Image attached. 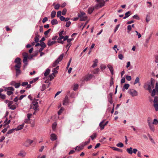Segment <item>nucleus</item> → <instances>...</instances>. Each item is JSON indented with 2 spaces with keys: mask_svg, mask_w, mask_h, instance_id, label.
Listing matches in <instances>:
<instances>
[{
  "mask_svg": "<svg viewBox=\"0 0 158 158\" xmlns=\"http://www.w3.org/2000/svg\"><path fill=\"white\" fill-rule=\"evenodd\" d=\"M127 152L130 154H132L133 153V149L131 147L127 149Z\"/></svg>",
  "mask_w": 158,
  "mask_h": 158,
  "instance_id": "18",
  "label": "nucleus"
},
{
  "mask_svg": "<svg viewBox=\"0 0 158 158\" xmlns=\"http://www.w3.org/2000/svg\"><path fill=\"white\" fill-rule=\"evenodd\" d=\"M51 23L52 25H56L58 23V22L56 19H53L51 21Z\"/></svg>",
  "mask_w": 158,
  "mask_h": 158,
  "instance_id": "16",
  "label": "nucleus"
},
{
  "mask_svg": "<svg viewBox=\"0 0 158 158\" xmlns=\"http://www.w3.org/2000/svg\"><path fill=\"white\" fill-rule=\"evenodd\" d=\"M147 83L148 87L147 89L148 90L149 92H151L152 91V89L154 87L155 81L152 78H151L150 81L148 82Z\"/></svg>",
  "mask_w": 158,
  "mask_h": 158,
  "instance_id": "1",
  "label": "nucleus"
},
{
  "mask_svg": "<svg viewBox=\"0 0 158 158\" xmlns=\"http://www.w3.org/2000/svg\"><path fill=\"white\" fill-rule=\"evenodd\" d=\"M112 149L118 152H122L123 151L121 149L115 147H112Z\"/></svg>",
  "mask_w": 158,
  "mask_h": 158,
  "instance_id": "24",
  "label": "nucleus"
},
{
  "mask_svg": "<svg viewBox=\"0 0 158 158\" xmlns=\"http://www.w3.org/2000/svg\"><path fill=\"white\" fill-rule=\"evenodd\" d=\"M154 106L156 111L158 110V103H155L154 105Z\"/></svg>",
  "mask_w": 158,
  "mask_h": 158,
  "instance_id": "46",
  "label": "nucleus"
},
{
  "mask_svg": "<svg viewBox=\"0 0 158 158\" xmlns=\"http://www.w3.org/2000/svg\"><path fill=\"white\" fill-rule=\"evenodd\" d=\"M78 87V85L77 84H75L74 85V87L73 88V90L74 91H76Z\"/></svg>",
  "mask_w": 158,
  "mask_h": 158,
  "instance_id": "40",
  "label": "nucleus"
},
{
  "mask_svg": "<svg viewBox=\"0 0 158 158\" xmlns=\"http://www.w3.org/2000/svg\"><path fill=\"white\" fill-rule=\"evenodd\" d=\"M24 124H22L21 125H20L18 126L17 127L15 128V131H18L20 130H21L23 129L24 127Z\"/></svg>",
  "mask_w": 158,
  "mask_h": 158,
  "instance_id": "10",
  "label": "nucleus"
},
{
  "mask_svg": "<svg viewBox=\"0 0 158 158\" xmlns=\"http://www.w3.org/2000/svg\"><path fill=\"white\" fill-rule=\"evenodd\" d=\"M107 67L109 69L110 71L111 74L112 75H113L114 74V69L113 67L110 64H108L107 65Z\"/></svg>",
  "mask_w": 158,
  "mask_h": 158,
  "instance_id": "8",
  "label": "nucleus"
},
{
  "mask_svg": "<svg viewBox=\"0 0 158 158\" xmlns=\"http://www.w3.org/2000/svg\"><path fill=\"white\" fill-rule=\"evenodd\" d=\"M26 154V153L23 151H21L18 154V156H21L22 157H24Z\"/></svg>",
  "mask_w": 158,
  "mask_h": 158,
  "instance_id": "7",
  "label": "nucleus"
},
{
  "mask_svg": "<svg viewBox=\"0 0 158 158\" xmlns=\"http://www.w3.org/2000/svg\"><path fill=\"white\" fill-rule=\"evenodd\" d=\"M51 29H48L47 31H45L44 32V34L45 35H47L48 34V33H49L50 31H51Z\"/></svg>",
  "mask_w": 158,
  "mask_h": 158,
  "instance_id": "60",
  "label": "nucleus"
},
{
  "mask_svg": "<svg viewBox=\"0 0 158 158\" xmlns=\"http://www.w3.org/2000/svg\"><path fill=\"white\" fill-rule=\"evenodd\" d=\"M90 140V139H89L88 141L82 143L81 144V145L82 147H84L86 145L88 144L89 143Z\"/></svg>",
  "mask_w": 158,
  "mask_h": 158,
  "instance_id": "21",
  "label": "nucleus"
},
{
  "mask_svg": "<svg viewBox=\"0 0 158 158\" xmlns=\"http://www.w3.org/2000/svg\"><path fill=\"white\" fill-rule=\"evenodd\" d=\"M59 18L61 21H64L65 19V18L62 16H60Z\"/></svg>",
  "mask_w": 158,
  "mask_h": 158,
  "instance_id": "62",
  "label": "nucleus"
},
{
  "mask_svg": "<svg viewBox=\"0 0 158 158\" xmlns=\"http://www.w3.org/2000/svg\"><path fill=\"white\" fill-rule=\"evenodd\" d=\"M51 139L53 141L56 140L57 139L56 136L54 134H52L51 135Z\"/></svg>",
  "mask_w": 158,
  "mask_h": 158,
  "instance_id": "13",
  "label": "nucleus"
},
{
  "mask_svg": "<svg viewBox=\"0 0 158 158\" xmlns=\"http://www.w3.org/2000/svg\"><path fill=\"white\" fill-rule=\"evenodd\" d=\"M118 57L120 60H123L124 58L123 56L121 54H120L118 55Z\"/></svg>",
  "mask_w": 158,
  "mask_h": 158,
  "instance_id": "55",
  "label": "nucleus"
},
{
  "mask_svg": "<svg viewBox=\"0 0 158 158\" xmlns=\"http://www.w3.org/2000/svg\"><path fill=\"white\" fill-rule=\"evenodd\" d=\"M153 125H156L158 123V120L156 118H155L153 120V123H152Z\"/></svg>",
  "mask_w": 158,
  "mask_h": 158,
  "instance_id": "38",
  "label": "nucleus"
},
{
  "mask_svg": "<svg viewBox=\"0 0 158 158\" xmlns=\"http://www.w3.org/2000/svg\"><path fill=\"white\" fill-rule=\"evenodd\" d=\"M40 46L41 47L44 48L46 47V45L44 42H42L40 43Z\"/></svg>",
  "mask_w": 158,
  "mask_h": 158,
  "instance_id": "36",
  "label": "nucleus"
},
{
  "mask_svg": "<svg viewBox=\"0 0 158 158\" xmlns=\"http://www.w3.org/2000/svg\"><path fill=\"white\" fill-rule=\"evenodd\" d=\"M50 70L49 69H48V68L47 69H46L45 73H44V75L45 77L47 76L49 74V73H50Z\"/></svg>",
  "mask_w": 158,
  "mask_h": 158,
  "instance_id": "17",
  "label": "nucleus"
},
{
  "mask_svg": "<svg viewBox=\"0 0 158 158\" xmlns=\"http://www.w3.org/2000/svg\"><path fill=\"white\" fill-rule=\"evenodd\" d=\"M13 93V91L7 90V94L8 95H10Z\"/></svg>",
  "mask_w": 158,
  "mask_h": 158,
  "instance_id": "56",
  "label": "nucleus"
},
{
  "mask_svg": "<svg viewBox=\"0 0 158 158\" xmlns=\"http://www.w3.org/2000/svg\"><path fill=\"white\" fill-rule=\"evenodd\" d=\"M48 20V19L47 17H44L42 20V23H44L46 21H47Z\"/></svg>",
  "mask_w": 158,
  "mask_h": 158,
  "instance_id": "57",
  "label": "nucleus"
},
{
  "mask_svg": "<svg viewBox=\"0 0 158 158\" xmlns=\"http://www.w3.org/2000/svg\"><path fill=\"white\" fill-rule=\"evenodd\" d=\"M32 115V114H28L27 115V120H28V121H29L30 120V118L31 116Z\"/></svg>",
  "mask_w": 158,
  "mask_h": 158,
  "instance_id": "58",
  "label": "nucleus"
},
{
  "mask_svg": "<svg viewBox=\"0 0 158 158\" xmlns=\"http://www.w3.org/2000/svg\"><path fill=\"white\" fill-rule=\"evenodd\" d=\"M13 103V102L12 101H10L9 102V103L8 104V107H10V106L12 105V104Z\"/></svg>",
  "mask_w": 158,
  "mask_h": 158,
  "instance_id": "59",
  "label": "nucleus"
},
{
  "mask_svg": "<svg viewBox=\"0 0 158 158\" xmlns=\"http://www.w3.org/2000/svg\"><path fill=\"white\" fill-rule=\"evenodd\" d=\"M153 102L154 104L155 103H158V99L157 97H155Z\"/></svg>",
  "mask_w": 158,
  "mask_h": 158,
  "instance_id": "61",
  "label": "nucleus"
},
{
  "mask_svg": "<svg viewBox=\"0 0 158 158\" xmlns=\"http://www.w3.org/2000/svg\"><path fill=\"white\" fill-rule=\"evenodd\" d=\"M150 129V130L153 131V132H154L155 131V126L154 125L152 124H149L148 125Z\"/></svg>",
  "mask_w": 158,
  "mask_h": 158,
  "instance_id": "12",
  "label": "nucleus"
},
{
  "mask_svg": "<svg viewBox=\"0 0 158 158\" xmlns=\"http://www.w3.org/2000/svg\"><path fill=\"white\" fill-rule=\"evenodd\" d=\"M126 78L128 81H130L131 80V77L130 76L127 75L126 76Z\"/></svg>",
  "mask_w": 158,
  "mask_h": 158,
  "instance_id": "44",
  "label": "nucleus"
},
{
  "mask_svg": "<svg viewBox=\"0 0 158 158\" xmlns=\"http://www.w3.org/2000/svg\"><path fill=\"white\" fill-rule=\"evenodd\" d=\"M155 89L156 91L158 92V83L156 82V84Z\"/></svg>",
  "mask_w": 158,
  "mask_h": 158,
  "instance_id": "64",
  "label": "nucleus"
},
{
  "mask_svg": "<svg viewBox=\"0 0 158 158\" xmlns=\"http://www.w3.org/2000/svg\"><path fill=\"white\" fill-rule=\"evenodd\" d=\"M137 83H139V85H140V82H139V79L138 77H136L135 79V81L134 82V84L135 85Z\"/></svg>",
  "mask_w": 158,
  "mask_h": 158,
  "instance_id": "25",
  "label": "nucleus"
},
{
  "mask_svg": "<svg viewBox=\"0 0 158 158\" xmlns=\"http://www.w3.org/2000/svg\"><path fill=\"white\" fill-rule=\"evenodd\" d=\"M15 130V129H12L10 130L7 131V134H11V133H13L14 132Z\"/></svg>",
  "mask_w": 158,
  "mask_h": 158,
  "instance_id": "37",
  "label": "nucleus"
},
{
  "mask_svg": "<svg viewBox=\"0 0 158 158\" xmlns=\"http://www.w3.org/2000/svg\"><path fill=\"white\" fill-rule=\"evenodd\" d=\"M116 146L118 147L122 148L123 147V144L122 143L120 142L117 143L116 144Z\"/></svg>",
  "mask_w": 158,
  "mask_h": 158,
  "instance_id": "39",
  "label": "nucleus"
},
{
  "mask_svg": "<svg viewBox=\"0 0 158 158\" xmlns=\"http://www.w3.org/2000/svg\"><path fill=\"white\" fill-rule=\"evenodd\" d=\"M71 60H72V58H71L69 60L68 63V64H67V67H66V69H68V68H69V67L70 65V63L71 62Z\"/></svg>",
  "mask_w": 158,
  "mask_h": 158,
  "instance_id": "51",
  "label": "nucleus"
},
{
  "mask_svg": "<svg viewBox=\"0 0 158 158\" xmlns=\"http://www.w3.org/2000/svg\"><path fill=\"white\" fill-rule=\"evenodd\" d=\"M64 110V109L63 108H61L60 109V110H59V111L58 112V115H60L61 114L62 112Z\"/></svg>",
  "mask_w": 158,
  "mask_h": 158,
  "instance_id": "41",
  "label": "nucleus"
},
{
  "mask_svg": "<svg viewBox=\"0 0 158 158\" xmlns=\"http://www.w3.org/2000/svg\"><path fill=\"white\" fill-rule=\"evenodd\" d=\"M39 35H36L34 38V41L36 43H37L39 41Z\"/></svg>",
  "mask_w": 158,
  "mask_h": 158,
  "instance_id": "33",
  "label": "nucleus"
},
{
  "mask_svg": "<svg viewBox=\"0 0 158 158\" xmlns=\"http://www.w3.org/2000/svg\"><path fill=\"white\" fill-rule=\"evenodd\" d=\"M38 99H35L32 101L31 104L34 106H38V102L37 101H38Z\"/></svg>",
  "mask_w": 158,
  "mask_h": 158,
  "instance_id": "14",
  "label": "nucleus"
},
{
  "mask_svg": "<svg viewBox=\"0 0 158 158\" xmlns=\"http://www.w3.org/2000/svg\"><path fill=\"white\" fill-rule=\"evenodd\" d=\"M9 108V109L12 110H15L16 108V106L15 105H12L10 107H8Z\"/></svg>",
  "mask_w": 158,
  "mask_h": 158,
  "instance_id": "32",
  "label": "nucleus"
},
{
  "mask_svg": "<svg viewBox=\"0 0 158 158\" xmlns=\"http://www.w3.org/2000/svg\"><path fill=\"white\" fill-rule=\"evenodd\" d=\"M27 58L26 57L23 58V61L24 64L23 65L24 68L26 67L28 64Z\"/></svg>",
  "mask_w": 158,
  "mask_h": 158,
  "instance_id": "9",
  "label": "nucleus"
},
{
  "mask_svg": "<svg viewBox=\"0 0 158 158\" xmlns=\"http://www.w3.org/2000/svg\"><path fill=\"white\" fill-rule=\"evenodd\" d=\"M113 78L111 77L110 81V86L114 84V81H113Z\"/></svg>",
  "mask_w": 158,
  "mask_h": 158,
  "instance_id": "54",
  "label": "nucleus"
},
{
  "mask_svg": "<svg viewBox=\"0 0 158 158\" xmlns=\"http://www.w3.org/2000/svg\"><path fill=\"white\" fill-rule=\"evenodd\" d=\"M129 87V84H125L124 86H123V87L122 89V90L123 91H124L125 90V89H128Z\"/></svg>",
  "mask_w": 158,
  "mask_h": 158,
  "instance_id": "20",
  "label": "nucleus"
},
{
  "mask_svg": "<svg viewBox=\"0 0 158 158\" xmlns=\"http://www.w3.org/2000/svg\"><path fill=\"white\" fill-rule=\"evenodd\" d=\"M94 10V8L93 7H90L88 8V13L89 14H91L93 12Z\"/></svg>",
  "mask_w": 158,
  "mask_h": 158,
  "instance_id": "23",
  "label": "nucleus"
},
{
  "mask_svg": "<svg viewBox=\"0 0 158 158\" xmlns=\"http://www.w3.org/2000/svg\"><path fill=\"white\" fill-rule=\"evenodd\" d=\"M47 88V85L45 84H43L42 85V88L41 89V90L42 91H44Z\"/></svg>",
  "mask_w": 158,
  "mask_h": 158,
  "instance_id": "31",
  "label": "nucleus"
},
{
  "mask_svg": "<svg viewBox=\"0 0 158 158\" xmlns=\"http://www.w3.org/2000/svg\"><path fill=\"white\" fill-rule=\"evenodd\" d=\"M61 11H58L57 12V17H59L60 16H61Z\"/></svg>",
  "mask_w": 158,
  "mask_h": 158,
  "instance_id": "47",
  "label": "nucleus"
},
{
  "mask_svg": "<svg viewBox=\"0 0 158 158\" xmlns=\"http://www.w3.org/2000/svg\"><path fill=\"white\" fill-rule=\"evenodd\" d=\"M152 118L150 117H148L147 118V122L148 123V125L149 124H151L152 123Z\"/></svg>",
  "mask_w": 158,
  "mask_h": 158,
  "instance_id": "30",
  "label": "nucleus"
},
{
  "mask_svg": "<svg viewBox=\"0 0 158 158\" xmlns=\"http://www.w3.org/2000/svg\"><path fill=\"white\" fill-rule=\"evenodd\" d=\"M56 12L54 10H53L51 12V17L52 18H54L55 17Z\"/></svg>",
  "mask_w": 158,
  "mask_h": 158,
  "instance_id": "26",
  "label": "nucleus"
},
{
  "mask_svg": "<svg viewBox=\"0 0 158 158\" xmlns=\"http://www.w3.org/2000/svg\"><path fill=\"white\" fill-rule=\"evenodd\" d=\"M77 16L80 18V20L81 21H85L87 18L85 13L83 11H81L80 13L78 14Z\"/></svg>",
  "mask_w": 158,
  "mask_h": 158,
  "instance_id": "2",
  "label": "nucleus"
},
{
  "mask_svg": "<svg viewBox=\"0 0 158 158\" xmlns=\"http://www.w3.org/2000/svg\"><path fill=\"white\" fill-rule=\"evenodd\" d=\"M67 9L65 8H64L63 9L62 11L61 12V13L63 15H65Z\"/></svg>",
  "mask_w": 158,
  "mask_h": 158,
  "instance_id": "42",
  "label": "nucleus"
},
{
  "mask_svg": "<svg viewBox=\"0 0 158 158\" xmlns=\"http://www.w3.org/2000/svg\"><path fill=\"white\" fill-rule=\"evenodd\" d=\"M56 42L55 41H51L50 40H49L48 43V46H50L55 44Z\"/></svg>",
  "mask_w": 158,
  "mask_h": 158,
  "instance_id": "15",
  "label": "nucleus"
},
{
  "mask_svg": "<svg viewBox=\"0 0 158 158\" xmlns=\"http://www.w3.org/2000/svg\"><path fill=\"white\" fill-rule=\"evenodd\" d=\"M98 62V60L97 59H95L94 62L93 64L92 65V67L93 68H94L97 65V63Z\"/></svg>",
  "mask_w": 158,
  "mask_h": 158,
  "instance_id": "29",
  "label": "nucleus"
},
{
  "mask_svg": "<svg viewBox=\"0 0 158 158\" xmlns=\"http://www.w3.org/2000/svg\"><path fill=\"white\" fill-rule=\"evenodd\" d=\"M21 67V66H19V68H17L15 67L16 72V76H17L19 75L21 73V70L20 69Z\"/></svg>",
  "mask_w": 158,
  "mask_h": 158,
  "instance_id": "11",
  "label": "nucleus"
},
{
  "mask_svg": "<svg viewBox=\"0 0 158 158\" xmlns=\"http://www.w3.org/2000/svg\"><path fill=\"white\" fill-rule=\"evenodd\" d=\"M20 83H15V85L14 86L15 88H18L20 86Z\"/></svg>",
  "mask_w": 158,
  "mask_h": 158,
  "instance_id": "49",
  "label": "nucleus"
},
{
  "mask_svg": "<svg viewBox=\"0 0 158 158\" xmlns=\"http://www.w3.org/2000/svg\"><path fill=\"white\" fill-rule=\"evenodd\" d=\"M71 24V22L70 21H67L65 25L66 27H69Z\"/></svg>",
  "mask_w": 158,
  "mask_h": 158,
  "instance_id": "50",
  "label": "nucleus"
},
{
  "mask_svg": "<svg viewBox=\"0 0 158 158\" xmlns=\"http://www.w3.org/2000/svg\"><path fill=\"white\" fill-rule=\"evenodd\" d=\"M156 91L155 88L153 89L152 93L151 94V96L152 97H154L155 96Z\"/></svg>",
  "mask_w": 158,
  "mask_h": 158,
  "instance_id": "35",
  "label": "nucleus"
},
{
  "mask_svg": "<svg viewBox=\"0 0 158 158\" xmlns=\"http://www.w3.org/2000/svg\"><path fill=\"white\" fill-rule=\"evenodd\" d=\"M105 5L104 2H99V6L100 7H102V6H104Z\"/></svg>",
  "mask_w": 158,
  "mask_h": 158,
  "instance_id": "63",
  "label": "nucleus"
},
{
  "mask_svg": "<svg viewBox=\"0 0 158 158\" xmlns=\"http://www.w3.org/2000/svg\"><path fill=\"white\" fill-rule=\"evenodd\" d=\"M69 97L68 96H65L64 99L63 101V105H66L68 104L69 101Z\"/></svg>",
  "mask_w": 158,
  "mask_h": 158,
  "instance_id": "6",
  "label": "nucleus"
},
{
  "mask_svg": "<svg viewBox=\"0 0 158 158\" xmlns=\"http://www.w3.org/2000/svg\"><path fill=\"white\" fill-rule=\"evenodd\" d=\"M21 59L19 57H17L15 59V62L17 64L15 66V67L19 68V66H21Z\"/></svg>",
  "mask_w": 158,
  "mask_h": 158,
  "instance_id": "4",
  "label": "nucleus"
},
{
  "mask_svg": "<svg viewBox=\"0 0 158 158\" xmlns=\"http://www.w3.org/2000/svg\"><path fill=\"white\" fill-rule=\"evenodd\" d=\"M130 13L131 12L130 11H128L125 14V16L123 17V19H125L128 18L130 16Z\"/></svg>",
  "mask_w": 158,
  "mask_h": 158,
  "instance_id": "22",
  "label": "nucleus"
},
{
  "mask_svg": "<svg viewBox=\"0 0 158 158\" xmlns=\"http://www.w3.org/2000/svg\"><path fill=\"white\" fill-rule=\"evenodd\" d=\"M104 120H103L99 124V126L100 127V129L101 130H103L104 128V127H105L104 124H102V123H104Z\"/></svg>",
  "mask_w": 158,
  "mask_h": 158,
  "instance_id": "19",
  "label": "nucleus"
},
{
  "mask_svg": "<svg viewBox=\"0 0 158 158\" xmlns=\"http://www.w3.org/2000/svg\"><path fill=\"white\" fill-rule=\"evenodd\" d=\"M97 136V134L96 133H94L93 135H91L90 137L91 138L92 140H93Z\"/></svg>",
  "mask_w": 158,
  "mask_h": 158,
  "instance_id": "27",
  "label": "nucleus"
},
{
  "mask_svg": "<svg viewBox=\"0 0 158 158\" xmlns=\"http://www.w3.org/2000/svg\"><path fill=\"white\" fill-rule=\"evenodd\" d=\"M23 57H26L28 58V54L27 52H24L23 53Z\"/></svg>",
  "mask_w": 158,
  "mask_h": 158,
  "instance_id": "53",
  "label": "nucleus"
},
{
  "mask_svg": "<svg viewBox=\"0 0 158 158\" xmlns=\"http://www.w3.org/2000/svg\"><path fill=\"white\" fill-rule=\"evenodd\" d=\"M6 90L13 91H14V89L12 87H10L7 88L6 89Z\"/></svg>",
  "mask_w": 158,
  "mask_h": 158,
  "instance_id": "34",
  "label": "nucleus"
},
{
  "mask_svg": "<svg viewBox=\"0 0 158 158\" xmlns=\"http://www.w3.org/2000/svg\"><path fill=\"white\" fill-rule=\"evenodd\" d=\"M132 18L133 19H136L137 20L140 19V18L139 16L137 15H135L133 16Z\"/></svg>",
  "mask_w": 158,
  "mask_h": 158,
  "instance_id": "43",
  "label": "nucleus"
},
{
  "mask_svg": "<svg viewBox=\"0 0 158 158\" xmlns=\"http://www.w3.org/2000/svg\"><path fill=\"white\" fill-rule=\"evenodd\" d=\"M100 68L102 70L105 69L106 68V66L103 64H101L100 65Z\"/></svg>",
  "mask_w": 158,
  "mask_h": 158,
  "instance_id": "52",
  "label": "nucleus"
},
{
  "mask_svg": "<svg viewBox=\"0 0 158 158\" xmlns=\"http://www.w3.org/2000/svg\"><path fill=\"white\" fill-rule=\"evenodd\" d=\"M38 107V106H34L33 105L31 104V108L34 109L35 110H37V109Z\"/></svg>",
  "mask_w": 158,
  "mask_h": 158,
  "instance_id": "28",
  "label": "nucleus"
},
{
  "mask_svg": "<svg viewBox=\"0 0 158 158\" xmlns=\"http://www.w3.org/2000/svg\"><path fill=\"white\" fill-rule=\"evenodd\" d=\"M60 7V4H57L54 6L55 9L56 10H58Z\"/></svg>",
  "mask_w": 158,
  "mask_h": 158,
  "instance_id": "48",
  "label": "nucleus"
},
{
  "mask_svg": "<svg viewBox=\"0 0 158 158\" xmlns=\"http://www.w3.org/2000/svg\"><path fill=\"white\" fill-rule=\"evenodd\" d=\"M63 56L64 55L63 54L60 55V56H59L58 58L52 64V66L53 67H54L56 65L58 64L59 62L61 61L62 60Z\"/></svg>",
  "mask_w": 158,
  "mask_h": 158,
  "instance_id": "3",
  "label": "nucleus"
},
{
  "mask_svg": "<svg viewBox=\"0 0 158 158\" xmlns=\"http://www.w3.org/2000/svg\"><path fill=\"white\" fill-rule=\"evenodd\" d=\"M0 98H1L2 99L4 100L6 99V96L5 94H1L0 95Z\"/></svg>",
  "mask_w": 158,
  "mask_h": 158,
  "instance_id": "45",
  "label": "nucleus"
},
{
  "mask_svg": "<svg viewBox=\"0 0 158 158\" xmlns=\"http://www.w3.org/2000/svg\"><path fill=\"white\" fill-rule=\"evenodd\" d=\"M128 93L132 97L136 96L138 95V93L137 91L133 89L129 90Z\"/></svg>",
  "mask_w": 158,
  "mask_h": 158,
  "instance_id": "5",
  "label": "nucleus"
}]
</instances>
